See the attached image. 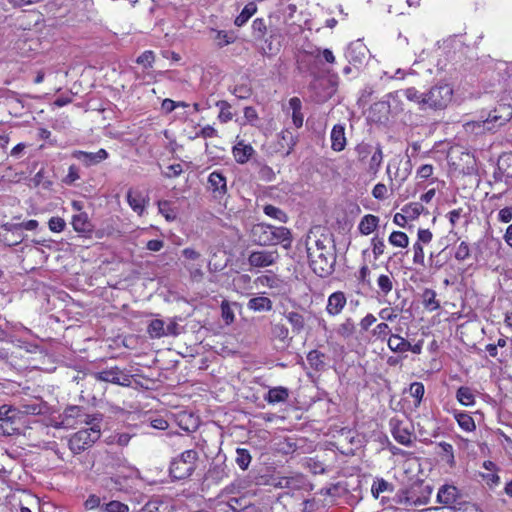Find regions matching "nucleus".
<instances>
[{
  "mask_svg": "<svg viewBox=\"0 0 512 512\" xmlns=\"http://www.w3.org/2000/svg\"><path fill=\"white\" fill-rule=\"evenodd\" d=\"M512 118V108L509 105H500L491 111L483 121V129L484 130H494L498 127H501L506 122H508Z\"/></svg>",
  "mask_w": 512,
  "mask_h": 512,
  "instance_id": "obj_6",
  "label": "nucleus"
},
{
  "mask_svg": "<svg viewBox=\"0 0 512 512\" xmlns=\"http://www.w3.org/2000/svg\"><path fill=\"white\" fill-rule=\"evenodd\" d=\"M24 240V233L17 224H4L0 227V241L7 246H15Z\"/></svg>",
  "mask_w": 512,
  "mask_h": 512,
  "instance_id": "obj_9",
  "label": "nucleus"
},
{
  "mask_svg": "<svg viewBox=\"0 0 512 512\" xmlns=\"http://www.w3.org/2000/svg\"><path fill=\"white\" fill-rule=\"evenodd\" d=\"M461 494L454 485H442L437 493V501L446 507L455 508V504H460Z\"/></svg>",
  "mask_w": 512,
  "mask_h": 512,
  "instance_id": "obj_11",
  "label": "nucleus"
},
{
  "mask_svg": "<svg viewBox=\"0 0 512 512\" xmlns=\"http://www.w3.org/2000/svg\"><path fill=\"white\" fill-rule=\"evenodd\" d=\"M270 245H277L279 243L287 242V245L291 242L290 231L286 227H276L270 225Z\"/></svg>",
  "mask_w": 512,
  "mask_h": 512,
  "instance_id": "obj_19",
  "label": "nucleus"
},
{
  "mask_svg": "<svg viewBox=\"0 0 512 512\" xmlns=\"http://www.w3.org/2000/svg\"><path fill=\"white\" fill-rule=\"evenodd\" d=\"M280 138L281 139L279 144L281 145V147L284 148L285 146H287V150L285 151L284 154L289 155L296 144L295 136L289 130H284L281 132Z\"/></svg>",
  "mask_w": 512,
  "mask_h": 512,
  "instance_id": "obj_32",
  "label": "nucleus"
},
{
  "mask_svg": "<svg viewBox=\"0 0 512 512\" xmlns=\"http://www.w3.org/2000/svg\"><path fill=\"white\" fill-rule=\"evenodd\" d=\"M391 432L394 439L405 446H409L412 443V433L409 425L399 420V418H392L390 420Z\"/></svg>",
  "mask_w": 512,
  "mask_h": 512,
  "instance_id": "obj_10",
  "label": "nucleus"
},
{
  "mask_svg": "<svg viewBox=\"0 0 512 512\" xmlns=\"http://www.w3.org/2000/svg\"><path fill=\"white\" fill-rule=\"evenodd\" d=\"M393 484L383 478H376L371 486V493L375 499H378L381 493L393 492Z\"/></svg>",
  "mask_w": 512,
  "mask_h": 512,
  "instance_id": "obj_29",
  "label": "nucleus"
},
{
  "mask_svg": "<svg viewBox=\"0 0 512 512\" xmlns=\"http://www.w3.org/2000/svg\"><path fill=\"white\" fill-rule=\"evenodd\" d=\"M307 252L310 267L316 275L326 277L332 273L335 264V255L332 250L325 253L318 249H307Z\"/></svg>",
  "mask_w": 512,
  "mask_h": 512,
  "instance_id": "obj_4",
  "label": "nucleus"
},
{
  "mask_svg": "<svg viewBox=\"0 0 512 512\" xmlns=\"http://www.w3.org/2000/svg\"><path fill=\"white\" fill-rule=\"evenodd\" d=\"M323 357L324 355L321 352L317 350H312L307 355V361L310 363L311 366L318 368L319 366H322L324 364Z\"/></svg>",
  "mask_w": 512,
  "mask_h": 512,
  "instance_id": "obj_55",
  "label": "nucleus"
},
{
  "mask_svg": "<svg viewBox=\"0 0 512 512\" xmlns=\"http://www.w3.org/2000/svg\"><path fill=\"white\" fill-rule=\"evenodd\" d=\"M333 246L331 245V240L328 236H322L314 241L313 245H309L307 249H318L319 251H323L327 253V251L332 250Z\"/></svg>",
  "mask_w": 512,
  "mask_h": 512,
  "instance_id": "obj_48",
  "label": "nucleus"
},
{
  "mask_svg": "<svg viewBox=\"0 0 512 512\" xmlns=\"http://www.w3.org/2000/svg\"><path fill=\"white\" fill-rule=\"evenodd\" d=\"M182 171H183L182 166L180 164H172L167 167V169H166V171H164L163 175L166 178H174V177L179 176L182 173Z\"/></svg>",
  "mask_w": 512,
  "mask_h": 512,
  "instance_id": "obj_64",
  "label": "nucleus"
},
{
  "mask_svg": "<svg viewBox=\"0 0 512 512\" xmlns=\"http://www.w3.org/2000/svg\"><path fill=\"white\" fill-rule=\"evenodd\" d=\"M271 333L275 339H277L283 343L286 342V340L288 339V336H289L288 328L282 323L274 324L272 326Z\"/></svg>",
  "mask_w": 512,
  "mask_h": 512,
  "instance_id": "obj_41",
  "label": "nucleus"
},
{
  "mask_svg": "<svg viewBox=\"0 0 512 512\" xmlns=\"http://www.w3.org/2000/svg\"><path fill=\"white\" fill-rule=\"evenodd\" d=\"M15 408L9 405L0 406V421L13 422L14 416L11 415Z\"/></svg>",
  "mask_w": 512,
  "mask_h": 512,
  "instance_id": "obj_60",
  "label": "nucleus"
},
{
  "mask_svg": "<svg viewBox=\"0 0 512 512\" xmlns=\"http://www.w3.org/2000/svg\"><path fill=\"white\" fill-rule=\"evenodd\" d=\"M482 478L490 488L495 487L500 483V477L494 471L483 473Z\"/></svg>",
  "mask_w": 512,
  "mask_h": 512,
  "instance_id": "obj_63",
  "label": "nucleus"
},
{
  "mask_svg": "<svg viewBox=\"0 0 512 512\" xmlns=\"http://www.w3.org/2000/svg\"><path fill=\"white\" fill-rule=\"evenodd\" d=\"M216 106L219 108L220 112L218 115V119L222 123H227L232 120L233 113L231 112V105L224 100L218 101Z\"/></svg>",
  "mask_w": 512,
  "mask_h": 512,
  "instance_id": "obj_33",
  "label": "nucleus"
},
{
  "mask_svg": "<svg viewBox=\"0 0 512 512\" xmlns=\"http://www.w3.org/2000/svg\"><path fill=\"white\" fill-rule=\"evenodd\" d=\"M390 332L391 329L389 325L385 322H381L371 330V336L375 338V340L384 341Z\"/></svg>",
  "mask_w": 512,
  "mask_h": 512,
  "instance_id": "obj_38",
  "label": "nucleus"
},
{
  "mask_svg": "<svg viewBox=\"0 0 512 512\" xmlns=\"http://www.w3.org/2000/svg\"><path fill=\"white\" fill-rule=\"evenodd\" d=\"M48 227L52 232L60 233L66 227V222L61 217H52L48 222Z\"/></svg>",
  "mask_w": 512,
  "mask_h": 512,
  "instance_id": "obj_53",
  "label": "nucleus"
},
{
  "mask_svg": "<svg viewBox=\"0 0 512 512\" xmlns=\"http://www.w3.org/2000/svg\"><path fill=\"white\" fill-rule=\"evenodd\" d=\"M409 392L416 399L415 405L418 406L425 392L424 385L420 382H414L410 385Z\"/></svg>",
  "mask_w": 512,
  "mask_h": 512,
  "instance_id": "obj_49",
  "label": "nucleus"
},
{
  "mask_svg": "<svg viewBox=\"0 0 512 512\" xmlns=\"http://www.w3.org/2000/svg\"><path fill=\"white\" fill-rule=\"evenodd\" d=\"M455 418L459 424V426L465 431H473L475 429L474 419L466 414V413H458L455 415Z\"/></svg>",
  "mask_w": 512,
  "mask_h": 512,
  "instance_id": "obj_39",
  "label": "nucleus"
},
{
  "mask_svg": "<svg viewBox=\"0 0 512 512\" xmlns=\"http://www.w3.org/2000/svg\"><path fill=\"white\" fill-rule=\"evenodd\" d=\"M257 5L255 2H249L245 5L241 13L235 18L234 24L241 27L256 13Z\"/></svg>",
  "mask_w": 512,
  "mask_h": 512,
  "instance_id": "obj_28",
  "label": "nucleus"
},
{
  "mask_svg": "<svg viewBox=\"0 0 512 512\" xmlns=\"http://www.w3.org/2000/svg\"><path fill=\"white\" fill-rule=\"evenodd\" d=\"M289 398V390L285 387L278 386L268 390L264 396V400L269 404L284 403Z\"/></svg>",
  "mask_w": 512,
  "mask_h": 512,
  "instance_id": "obj_20",
  "label": "nucleus"
},
{
  "mask_svg": "<svg viewBox=\"0 0 512 512\" xmlns=\"http://www.w3.org/2000/svg\"><path fill=\"white\" fill-rule=\"evenodd\" d=\"M456 397L462 405L470 406L474 404V394L468 387H460L457 390Z\"/></svg>",
  "mask_w": 512,
  "mask_h": 512,
  "instance_id": "obj_35",
  "label": "nucleus"
},
{
  "mask_svg": "<svg viewBox=\"0 0 512 512\" xmlns=\"http://www.w3.org/2000/svg\"><path fill=\"white\" fill-rule=\"evenodd\" d=\"M413 252H414L413 262L415 264L423 266L425 256H424V250H423L422 244L419 242L414 243Z\"/></svg>",
  "mask_w": 512,
  "mask_h": 512,
  "instance_id": "obj_56",
  "label": "nucleus"
},
{
  "mask_svg": "<svg viewBox=\"0 0 512 512\" xmlns=\"http://www.w3.org/2000/svg\"><path fill=\"white\" fill-rule=\"evenodd\" d=\"M147 332L151 338H162L167 336L164 321L160 319L152 320L147 328Z\"/></svg>",
  "mask_w": 512,
  "mask_h": 512,
  "instance_id": "obj_30",
  "label": "nucleus"
},
{
  "mask_svg": "<svg viewBox=\"0 0 512 512\" xmlns=\"http://www.w3.org/2000/svg\"><path fill=\"white\" fill-rule=\"evenodd\" d=\"M101 422L88 424V428L81 429L69 438V449L73 454H79L91 447L101 436Z\"/></svg>",
  "mask_w": 512,
  "mask_h": 512,
  "instance_id": "obj_1",
  "label": "nucleus"
},
{
  "mask_svg": "<svg viewBox=\"0 0 512 512\" xmlns=\"http://www.w3.org/2000/svg\"><path fill=\"white\" fill-rule=\"evenodd\" d=\"M61 418V425L64 428H76L80 425L94 424L96 421H102L101 414L90 415L80 406L67 407L61 415Z\"/></svg>",
  "mask_w": 512,
  "mask_h": 512,
  "instance_id": "obj_3",
  "label": "nucleus"
},
{
  "mask_svg": "<svg viewBox=\"0 0 512 512\" xmlns=\"http://www.w3.org/2000/svg\"><path fill=\"white\" fill-rule=\"evenodd\" d=\"M379 218L372 214L365 215L358 226V229L361 234L369 235L371 234L378 226Z\"/></svg>",
  "mask_w": 512,
  "mask_h": 512,
  "instance_id": "obj_24",
  "label": "nucleus"
},
{
  "mask_svg": "<svg viewBox=\"0 0 512 512\" xmlns=\"http://www.w3.org/2000/svg\"><path fill=\"white\" fill-rule=\"evenodd\" d=\"M214 33L213 39L220 48L233 43L235 40V37L226 31H214Z\"/></svg>",
  "mask_w": 512,
  "mask_h": 512,
  "instance_id": "obj_46",
  "label": "nucleus"
},
{
  "mask_svg": "<svg viewBox=\"0 0 512 512\" xmlns=\"http://www.w3.org/2000/svg\"><path fill=\"white\" fill-rule=\"evenodd\" d=\"M376 321V317L373 314L368 313L365 317H363L360 320L359 326L361 328V331L367 332L370 329V327L376 323Z\"/></svg>",
  "mask_w": 512,
  "mask_h": 512,
  "instance_id": "obj_61",
  "label": "nucleus"
},
{
  "mask_svg": "<svg viewBox=\"0 0 512 512\" xmlns=\"http://www.w3.org/2000/svg\"><path fill=\"white\" fill-rule=\"evenodd\" d=\"M399 311L398 308H382L379 311V317L384 321L393 322L398 317Z\"/></svg>",
  "mask_w": 512,
  "mask_h": 512,
  "instance_id": "obj_54",
  "label": "nucleus"
},
{
  "mask_svg": "<svg viewBox=\"0 0 512 512\" xmlns=\"http://www.w3.org/2000/svg\"><path fill=\"white\" fill-rule=\"evenodd\" d=\"M399 96H404L407 100L416 103L420 109H425V93H420L416 88L410 87L399 91Z\"/></svg>",
  "mask_w": 512,
  "mask_h": 512,
  "instance_id": "obj_25",
  "label": "nucleus"
},
{
  "mask_svg": "<svg viewBox=\"0 0 512 512\" xmlns=\"http://www.w3.org/2000/svg\"><path fill=\"white\" fill-rule=\"evenodd\" d=\"M270 225L256 224L252 227L251 237L254 243L267 246L270 245Z\"/></svg>",
  "mask_w": 512,
  "mask_h": 512,
  "instance_id": "obj_16",
  "label": "nucleus"
},
{
  "mask_svg": "<svg viewBox=\"0 0 512 512\" xmlns=\"http://www.w3.org/2000/svg\"><path fill=\"white\" fill-rule=\"evenodd\" d=\"M208 190L214 199H222L227 193V183L224 175L218 171L212 172L208 177Z\"/></svg>",
  "mask_w": 512,
  "mask_h": 512,
  "instance_id": "obj_12",
  "label": "nucleus"
},
{
  "mask_svg": "<svg viewBox=\"0 0 512 512\" xmlns=\"http://www.w3.org/2000/svg\"><path fill=\"white\" fill-rule=\"evenodd\" d=\"M127 201L133 211L142 215L145 210V199L141 192L129 190L127 193Z\"/></svg>",
  "mask_w": 512,
  "mask_h": 512,
  "instance_id": "obj_22",
  "label": "nucleus"
},
{
  "mask_svg": "<svg viewBox=\"0 0 512 512\" xmlns=\"http://www.w3.org/2000/svg\"><path fill=\"white\" fill-rule=\"evenodd\" d=\"M129 508L126 504L119 501H110L100 507L98 512H128Z\"/></svg>",
  "mask_w": 512,
  "mask_h": 512,
  "instance_id": "obj_44",
  "label": "nucleus"
},
{
  "mask_svg": "<svg viewBox=\"0 0 512 512\" xmlns=\"http://www.w3.org/2000/svg\"><path fill=\"white\" fill-rule=\"evenodd\" d=\"M347 302L346 296L343 292L337 291L332 293L327 302L326 311L331 316L340 314Z\"/></svg>",
  "mask_w": 512,
  "mask_h": 512,
  "instance_id": "obj_14",
  "label": "nucleus"
},
{
  "mask_svg": "<svg viewBox=\"0 0 512 512\" xmlns=\"http://www.w3.org/2000/svg\"><path fill=\"white\" fill-rule=\"evenodd\" d=\"M72 156L88 167L106 160L109 155L105 149H99L97 152L77 150L73 152Z\"/></svg>",
  "mask_w": 512,
  "mask_h": 512,
  "instance_id": "obj_13",
  "label": "nucleus"
},
{
  "mask_svg": "<svg viewBox=\"0 0 512 512\" xmlns=\"http://www.w3.org/2000/svg\"><path fill=\"white\" fill-rule=\"evenodd\" d=\"M279 257L277 250L252 251L248 256V264L253 268H265L275 264Z\"/></svg>",
  "mask_w": 512,
  "mask_h": 512,
  "instance_id": "obj_8",
  "label": "nucleus"
},
{
  "mask_svg": "<svg viewBox=\"0 0 512 512\" xmlns=\"http://www.w3.org/2000/svg\"><path fill=\"white\" fill-rule=\"evenodd\" d=\"M73 229L80 234L87 235L93 230V226L89 220L87 213L80 212L72 217L71 222Z\"/></svg>",
  "mask_w": 512,
  "mask_h": 512,
  "instance_id": "obj_17",
  "label": "nucleus"
},
{
  "mask_svg": "<svg viewBox=\"0 0 512 512\" xmlns=\"http://www.w3.org/2000/svg\"><path fill=\"white\" fill-rule=\"evenodd\" d=\"M389 243L395 247L406 248L409 244V238L404 232L394 231L389 236Z\"/></svg>",
  "mask_w": 512,
  "mask_h": 512,
  "instance_id": "obj_34",
  "label": "nucleus"
},
{
  "mask_svg": "<svg viewBox=\"0 0 512 512\" xmlns=\"http://www.w3.org/2000/svg\"><path fill=\"white\" fill-rule=\"evenodd\" d=\"M197 460V451L189 449L182 452L170 464L171 476L178 480L188 478L194 472Z\"/></svg>",
  "mask_w": 512,
  "mask_h": 512,
  "instance_id": "obj_2",
  "label": "nucleus"
},
{
  "mask_svg": "<svg viewBox=\"0 0 512 512\" xmlns=\"http://www.w3.org/2000/svg\"><path fill=\"white\" fill-rule=\"evenodd\" d=\"M453 89L448 84H440L433 86L425 93V109H444L451 102Z\"/></svg>",
  "mask_w": 512,
  "mask_h": 512,
  "instance_id": "obj_5",
  "label": "nucleus"
},
{
  "mask_svg": "<svg viewBox=\"0 0 512 512\" xmlns=\"http://www.w3.org/2000/svg\"><path fill=\"white\" fill-rule=\"evenodd\" d=\"M267 27L265 21L262 18H257L252 23V31L253 35L257 39H261L264 37L266 33Z\"/></svg>",
  "mask_w": 512,
  "mask_h": 512,
  "instance_id": "obj_50",
  "label": "nucleus"
},
{
  "mask_svg": "<svg viewBox=\"0 0 512 512\" xmlns=\"http://www.w3.org/2000/svg\"><path fill=\"white\" fill-rule=\"evenodd\" d=\"M46 406L42 401L34 400L31 402H23L20 405V411L29 415H40L45 412Z\"/></svg>",
  "mask_w": 512,
  "mask_h": 512,
  "instance_id": "obj_26",
  "label": "nucleus"
},
{
  "mask_svg": "<svg viewBox=\"0 0 512 512\" xmlns=\"http://www.w3.org/2000/svg\"><path fill=\"white\" fill-rule=\"evenodd\" d=\"M393 277L389 274H381L377 278V285L380 289V293L387 296L393 289Z\"/></svg>",
  "mask_w": 512,
  "mask_h": 512,
  "instance_id": "obj_31",
  "label": "nucleus"
},
{
  "mask_svg": "<svg viewBox=\"0 0 512 512\" xmlns=\"http://www.w3.org/2000/svg\"><path fill=\"white\" fill-rule=\"evenodd\" d=\"M159 212L165 217L167 221H173L176 219V212L171 208V203L166 200L158 202Z\"/></svg>",
  "mask_w": 512,
  "mask_h": 512,
  "instance_id": "obj_43",
  "label": "nucleus"
},
{
  "mask_svg": "<svg viewBox=\"0 0 512 512\" xmlns=\"http://www.w3.org/2000/svg\"><path fill=\"white\" fill-rule=\"evenodd\" d=\"M79 178L78 168L75 165H70L68 168V174L64 177L63 182L66 185H72Z\"/></svg>",
  "mask_w": 512,
  "mask_h": 512,
  "instance_id": "obj_59",
  "label": "nucleus"
},
{
  "mask_svg": "<svg viewBox=\"0 0 512 512\" xmlns=\"http://www.w3.org/2000/svg\"><path fill=\"white\" fill-rule=\"evenodd\" d=\"M383 160V152L380 145L376 147L375 152L372 154L370 163H369V170L373 172L374 174L378 172L381 163Z\"/></svg>",
  "mask_w": 512,
  "mask_h": 512,
  "instance_id": "obj_42",
  "label": "nucleus"
},
{
  "mask_svg": "<svg viewBox=\"0 0 512 512\" xmlns=\"http://www.w3.org/2000/svg\"><path fill=\"white\" fill-rule=\"evenodd\" d=\"M174 507L170 500L153 498L148 501L139 512H173Z\"/></svg>",
  "mask_w": 512,
  "mask_h": 512,
  "instance_id": "obj_15",
  "label": "nucleus"
},
{
  "mask_svg": "<svg viewBox=\"0 0 512 512\" xmlns=\"http://www.w3.org/2000/svg\"><path fill=\"white\" fill-rule=\"evenodd\" d=\"M470 247L467 242L462 241L460 244L456 247L455 250V258L458 261H464L470 257Z\"/></svg>",
  "mask_w": 512,
  "mask_h": 512,
  "instance_id": "obj_51",
  "label": "nucleus"
},
{
  "mask_svg": "<svg viewBox=\"0 0 512 512\" xmlns=\"http://www.w3.org/2000/svg\"><path fill=\"white\" fill-rule=\"evenodd\" d=\"M387 344L391 351L398 353L407 352L410 348V342L397 334H391Z\"/></svg>",
  "mask_w": 512,
  "mask_h": 512,
  "instance_id": "obj_23",
  "label": "nucleus"
},
{
  "mask_svg": "<svg viewBox=\"0 0 512 512\" xmlns=\"http://www.w3.org/2000/svg\"><path fill=\"white\" fill-rule=\"evenodd\" d=\"M154 59L155 57L152 51H145L137 58L136 62L143 65L145 68H148L152 67Z\"/></svg>",
  "mask_w": 512,
  "mask_h": 512,
  "instance_id": "obj_57",
  "label": "nucleus"
},
{
  "mask_svg": "<svg viewBox=\"0 0 512 512\" xmlns=\"http://www.w3.org/2000/svg\"><path fill=\"white\" fill-rule=\"evenodd\" d=\"M254 149L251 145L244 144L242 141L238 142L233 148V156L235 160L240 163H246L252 156Z\"/></svg>",
  "mask_w": 512,
  "mask_h": 512,
  "instance_id": "obj_21",
  "label": "nucleus"
},
{
  "mask_svg": "<svg viewBox=\"0 0 512 512\" xmlns=\"http://www.w3.org/2000/svg\"><path fill=\"white\" fill-rule=\"evenodd\" d=\"M248 308L257 312L269 311L272 309V301L264 296L254 297L249 300Z\"/></svg>",
  "mask_w": 512,
  "mask_h": 512,
  "instance_id": "obj_27",
  "label": "nucleus"
},
{
  "mask_svg": "<svg viewBox=\"0 0 512 512\" xmlns=\"http://www.w3.org/2000/svg\"><path fill=\"white\" fill-rule=\"evenodd\" d=\"M221 314L226 324L234 321V312L227 301H223L221 304Z\"/></svg>",
  "mask_w": 512,
  "mask_h": 512,
  "instance_id": "obj_58",
  "label": "nucleus"
},
{
  "mask_svg": "<svg viewBox=\"0 0 512 512\" xmlns=\"http://www.w3.org/2000/svg\"><path fill=\"white\" fill-rule=\"evenodd\" d=\"M423 304L430 310H436L439 308V303L436 301V293L432 289H425L422 295Z\"/></svg>",
  "mask_w": 512,
  "mask_h": 512,
  "instance_id": "obj_40",
  "label": "nucleus"
},
{
  "mask_svg": "<svg viewBox=\"0 0 512 512\" xmlns=\"http://www.w3.org/2000/svg\"><path fill=\"white\" fill-rule=\"evenodd\" d=\"M263 211L267 216L274 218L280 222L285 223L287 221L286 214L281 209L273 205L264 206Z\"/></svg>",
  "mask_w": 512,
  "mask_h": 512,
  "instance_id": "obj_45",
  "label": "nucleus"
},
{
  "mask_svg": "<svg viewBox=\"0 0 512 512\" xmlns=\"http://www.w3.org/2000/svg\"><path fill=\"white\" fill-rule=\"evenodd\" d=\"M405 167L403 169H398L395 173V179H398L399 180V184H403L408 176L410 175L411 173V168H412V164H411V160L408 158L405 163H404Z\"/></svg>",
  "mask_w": 512,
  "mask_h": 512,
  "instance_id": "obj_52",
  "label": "nucleus"
},
{
  "mask_svg": "<svg viewBox=\"0 0 512 512\" xmlns=\"http://www.w3.org/2000/svg\"><path fill=\"white\" fill-rule=\"evenodd\" d=\"M423 210V206L420 203H410L402 208V212L408 217V219L417 218Z\"/></svg>",
  "mask_w": 512,
  "mask_h": 512,
  "instance_id": "obj_47",
  "label": "nucleus"
},
{
  "mask_svg": "<svg viewBox=\"0 0 512 512\" xmlns=\"http://www.w3.org/2000/svg\"><path fill=\"white\" fill-rule=\"evenodd\" d=\"M99 381L108 382L120 386L128 387L131 385L130 376L119 367H111L93 374Z\"/></svg>",
  "mask_w": 512,
  "mask_h": 512,
  "instance_id": "obj_7",
  "label": "nucleus"
},
{
  "mask_svg": "<svg viewBox=\"0 0 512 512\" xmlns=\"http://www.w3.org/2000/svg\"><path fill=\"white\" fill-rule=\"evenodd\" d=\"M331 148L340 152L345 149L346 146V136H345V128L341 124L334 125L331 131Z\"/></svg>",
  "mask_w": 512,
  "mask_h": 512,
  "instance_id": "obj_18",
  "label": "nucleus"
},
{
  "mask_svg": "<svg viewBox=\"0 0 512 512\" xmlns=\"http://www.w3.org/2000/svg\"><path fill=\"white\" fill-rule=\"evenodd\" d=\"M251 455L247 449L238 448L236 450L235 462L242 470H246L251 462Z\"/></svg>",
  "mask_w": 512,
  "mask_h": 512,
  "instance_id": "obj_36",
  "label": "nucleus"
},
{
  "mask_svg": "<svg viewBox=\"0 0 512 512\" xmlns=\"http://www.w3.org/2000/svg\"><path fill=\"white\" fill-rule=\"evenodd\" d=\"M288 322L292 325L293 331L299 333L305 325L304 317L297 312H289L286 314Z\"/></svg>",
  "mask_w": 512,
  "mask_h": 512,
  "instance_id": "obj_37",
  "label": "nucleus"
},
{
  "mask_svg": "<svg viewBox=\"0 0 512 512\" xmlns=\"http://www.w3.org/2000/svg\"><path fill=\"white\" fill-rule=\"evenodd\" d=\"M372 245H373L374 257L377 259L380 255H382L384 253L385 243H384L383 239L374 237L372 239Z\"/></svg>",
  "mask_w": 512,
  "mask_h": 512,
  "instance_id": "obj_62",
  "label": "nucleus"
}]
</instances>
